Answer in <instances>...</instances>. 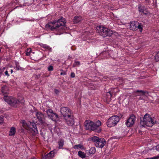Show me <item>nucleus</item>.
<instances>
[{
  "mask_svg": "<svg viewBox=\"0 0 159 159\" xmlns=\"http://www.w3.org/2000/svg\"><path fill=\"white\" fill-rule=\"evenodd\" d=\"M146 2L148 4H149L151 2L150 0H145Z\"/></svg>",
  "mask_w": 159,
  "mask_h": 159,
  "instance_id": "nucleus-40",
  "label": "nucleus"
},
{
  "mask_svg": "<svg viewBox=\"0 0 159 159\" xmlns=\"http://www.w3.org/2000/svg\"><path fill=\"white\" fill-rule=\"evenodd\" d=\"M83 148V146L80 144L76 145L74 146V148L75 149H82Z\"/></svg>",
  "mask_w": 159,
  "mask_h": 159,
  "instance_id": "nucleus-29",
  "label": "nucleus"
},
{
  "mask_svg": "<svg viewBox=\"0 0 159 159\" xmlns=\"http://www.w3.org/2000/svg\"><path fill=\"white\" fill-rule=\"evenodd\" d=\"M136 120V117L133 115H131L125 123L127 127H131L134 123Z\"/></svg>",
  "mask_w": 159,
  "mask_h": 159,
  "instance_id": "nucleus-10",
  "label": "nucleus"
},
{
  "mask_svg": "<svg viewBox=\"0 0 159 159\" xmlns=\"http://www.w3.org/2000/svg\"><path fill=\"white\" fill-rule=\"evenodd\" d=\"M159 158V156H155L150 158H147L146 159H157Z\"/></svg>",
  "mask_w": 159,
  "mask_h": 159,
  "instance_id": "nucleus-34",
  "label": "nucleus"
},
{
  "mask_svg": "<svg viewBox=\"0 0 159 159\" xmlns=\"http://www.w3.org/2000/svg\"><path fill=\"white\" fill-rule=\"evenodd\" d=\"M80 64V62L79 61H75V62L73 64V67H74L76 66H79Z\"/></svg>",
  "mask_w": 159,
  "mask_h": 159,
  "instance_id": "nucleus-28",
  "label": "nucleus"
},
{
  "mask_svg": "<svg viewBox=\"0 0 159 159\" xmlns=\"http://www.w3.org/2000/svg\"><path fill=\"white\" fill-rule=\"evenodd\" d=\"M7 89L6 86H4L2 88L1 91L3 93L5 94L7 93Z\"/></svg>",
  "mask_w": 159,
  "mask_h": 159,
  "instance_id": "nucleus-27",
  "label": "nucleus"
},
{
  "mask_svg": "<svg viewBox=\"0 0 159 159\" xmlns=\"http://www.w3.org/2000/svg\"><path fill=\"white\" fill-rule=\"evenodd\" d=\"M4 73H5V76H7L8 77L10 75L8 73V71H7V70H6L5 72Z\"/></svg>",
  "mask_w": 159,
  "mask_h": 159,
  "instance_id": "nucleus-35",
  "label": "nucleus"
},
{
  "mask_svg": "<svg viewBox=\"0 0 159 159\" xmlns=\"http://www.w3.org/2000/svg\"><path fill=\"white\" fill-rule=\"evenodd\" d=\"M3 99L8 104L15 107H17L20 102L19 100L11 96H4Z\"/></svg>",
  "mask_w": 159,
  "mask_h": 159,
  "instance_id": "nucleus-4",
  "label": "nucleus"
},
{
  "mask_svg": "<svg viewBox=\"0 0 159 159\" xmlns=\"http://www.w3.org/2000/svg\"><path fill=\"white\" fill-rule=\"evenodd\" d=\"M96 152V149L95 147H91L89 150V152L90 154H93Z\"/></svg>",
  "mask_w": 159,
  "mask_h": 159,
  "instance_id": "nucleus-26",
  "label": "nucleus"
},
{
  "mask_svg": "<svg viewBox=\"0 0 159 159\" xmlns=\"http://www.w3.org/2000/svg\"><path fill=\"white\" fill-rule=\"evenodd\" d=\"M137 92H140L141 93V95L143 96L147 97L148 95V92L147 91H144L142 90H137L136 91Z\"/></svg>",
  "mask_w": 159,
  "mask_h": 159,
  "instance_id": "nucleus-21",
  "label": "nucleus"
},
{
  "mask_svg": "<svg viewBox=\"0 0 159 159\" xmlns=\"http://www.w3.org/2000/svg\"><path fill=\"white\" fill-rule=\"evenodd\" d=\"M20 122L25 128L27 129L30 128L34 131L35 134L38 133V130L35 123L29 122H26L24 120H21Z\"/></svg>",
  "mask_w": 159,
  "mask_h": 159,
  "instance_id": "nucleus-5",
  "label": "nucleus"
},
{
  "mask_svg": "<svg viewBox=\"0 0 159 159\" xmlns=\"http://www.w3.org/2000/svg\"><path fill=\"white\" fill-rule=\"evenodd\" d=\"M66 74V73L65 72H63L61 73H60V75H65Z\"/></svg>",
  "mask_w": 159,
  "mask_h": 159,
  "instance_id": "nucleus-41",
  "label": "nucleus"
},
{
  "mask_svg": "<svg viewBox=\"0 0 159 159\" xmlns=\"http://www.w3.org/2000/svg\"><path fill=\"white\" fill-rule=\"evenodd\" d=\"M53 67L52 66H50L48 67V70L49 71H51L53 70Z\"/></svg>",
  "mask_w": 159,
  "mask_h": 159,
  "instance_id": "nucleus-32",
  "label": "nucleus"
},
{
  "mask_svg": "<svg viewBox=\"0 0 159 159\" xmlns=\"http://www.w3.org/2000/svg\"><path fill=\"white\" fill-rule=\"evenodd\" d=\"M140 99H142V98H140Z\"/></svg>",
  "mask_w": 159,
  "mask_h": 159,
  "instance_id": "nucleus-44",
  "label": "nucleus"
},
{
  "mask_svg": "<svg viewBox=\"0 0 159 159\" xmlns=\"http://www.w3.org/2000/svg\"><path fill=\"white\" fill-rule=\"evenodd\" d=\"M157 151L159 152V145H157L156 146V148H155Z\"/></svg>",
  "mask_w": 159,
  "mask_h": 159,
  "instance_id": "nucleus-37",
  "label": "nucleus"
},
{
  "mask_svg": "<svg viewBox=\"0 0 159 159\" xmlns=\"http://www.w3.org/2000/svg\"><path fill=\"white\" fill-rule=\"evenodd\" d=\"M41 46L43 48H45L46 50L49 51L50 52L52 51V48L47 45L42 44Z\"/></svg>",
  "mask_w": 159,
  "mask_h": 159,
  "instance_id": "nucleus-24",
  "label": "nucleus"
},
{
  "mask_svg": "<svg viewBox=\"0 0 159 159\" xmlns=\"http://www.w3.org/2000/svg\"><path fill=\"white\" fill-rule=\"evenodd\" d=\"M156 122L155 118L152 117L149 114H146L143 117V120H141L140 125L143 127H152Z\"/></svg>",
  "mask_w": 159,
  "mask_h": 159,
  "instance_id": "nucleus-3",
  "label": "nucleus"
},
{
  "mask_svg": "<svg viewBox=\"0 0 159 159\" xmlns=\"http://www.w3.org/2000/svg\"><path fill=\"white\" fill-rule=\"evenodd\" d=\"M139 11V12H142L143 14H146V13L144 12L145 9L146 8L145 7V6L143 5L139 4L138 6Z\"/></svg>",
  "mask_w": 159,
  "mask_h": 159,
  "instance_id": "nucleus-16",
  "label": "nucleus"
},
{
  "mask_svg": "<svg viewBox=\"0 0 159 159\" xmlns=\"http://www.w3.org/2000/svg\"><path fill=\"white\" fill-rule=\"evenodd\" d=\"M11 74H12V73L13 72V70L12 69H11Z\"/></svg>",
  "mask_w": 159,
  "mask_h": 159,
  "instance_id": "nucleus-42",
  "label": "nucleus"
},
{
  "mask_svg": "<svg viewBox=\"0 0 159 159\" xmlns=\"http://www.w3.org/2000/svg\"><path fill=\"white\" fill-rule=\"evenodd\" d=\"M78 155L80 157L82 158H84L86 157V155L84 153L80 151L78 152Z\"/></svg>",
  "mask_w": 159,
  "mask_h": 159,
  "instance_id": "nucleus-23",
  "label": "nucleus"
},
{
  "mask_svg": "<svg viewBox=\"0 0 159 159\" xmlns=\"http://www.w3.org/2000/svg\"><path fill=\"white\" fill-rule=\"evenodd\" d=\"M105 143L106 141L104 139L100 138L95 145L97 147L102 148L105 145Z\"/></svg>",
  "mask_w": 159,
  "mask_h": 159,
  "instance_id": "nucleus-14",
  "label": "nucleus"
},
{
  "mask_svg": "<svg viewBox=\"0 0 159 159\" xmlns=\"http://www.w3.org/2000/svg\"><path fill=\"white\" fill-rule=\"evenodd\" d=\"M144 12H145L146 13V14H144L145 15H147L149 13V12L148 11L146 8L145 9Z\"/></svg>",
  "mask_w": 159,
  "mask_h": 159,
  "instance_id": "nucleus-39",
  "label": "nucleus"
},
{
  "mask_svg": "<svg viewBox=\"0 0 159 159\" xmlns=\"http://www.w3.org/2000/svg\"><path fill=\"white\" fill-rule=\"evenodd\" d=\"M3 116H0V124L2 123L3 121Z\"/></svg>",
  "mask_w": 159,
  "mask_h": 159,
  "instance_id": "nucleus-33",
  "label": "nucleus"
},
{
  "mask_svg": "<svg viewBox=\"0 0 159 159\" xmlns=\"http://www.w3.org/2000/svg\"><path fill=\"white\" fill-rule=\"evenodd\" d=\"M119 89L117 88H111V90L107 93L108 95L109 96V98H111V93L114 94L115 95H116V93H118L119 92Z\"/></svg>",
  "mask_w": 159,
  "mask_h": 159,
  "instance_id": "nucleus-15",
  "label": "nucleus"
},
{
  "mask_svg": "<svg viewBox=\"0 0 159 159\" xmlns=\"http://www.w3.org/2000/svg\"><path fill=\"white\" fill-rule=\"evenodd\" d=\"M31 51V49L30 48H28L27 49L26 55L27 56H29L30 55V53Z\"/></svg>",
  "mask_w": 159,
  "mask_h": 159,
  "instance_id": "nucleus-31",
  "label": "nucleus"
},
{
  "mask_svg": "<svg viewBox=\"0 0 159 159\" xmlns=\"http://www.w3.org/2000/svg\"><path fill=\"white\" fill-rule=\"evenodd\" d=\"M118 116H113L110 117L107 120L106 124L108 127H111L115 126L119 121Z\"/></svg>",
  "mask_w": 159,
  "mask_h": 159,
  "instance_id": "nucleus-6",
  "label": "nucleus"
},
{
  "mask_svg": "<svg viewBox=\"0 0 159 159\" xmlns=\"http://www.w3.org/2000/svg\"><path fill=\"white\" fill-rule=\"evenodd\" d=\"M16 66H15L14 68L17 70H22V68H21L19 65V63L17 61L15 62Z\"/></svg>",
  "mask_w": 159,
  "mask_h": 159,
  "instance_id": "nucleus-25",
  "label": "nucleus"
},
{
  "mask_svg": "<svg viewBox=\"0 0 159 159\" xmlns=\"http://www.w3.org/2000/svg\"><path fill=\"white\" fill-rule=\"evenodd\" d=\"M99 139L100 138L98 137L94 136L91 138V140L94 143V145H95V143H97V142Z\"/></svg>",
  "mask_w": 159,
  "mask_h": 159,
  "instance_id": "nucleus-20",
  "label": "nucleus"
},
{
  "mask_svg": "<svg viewBox=\"0 0 159 159\" xmlns=\"http://www.w3.org/2000/svg\"><path fill=\"white\" fill-rule=\"evenodd\" d=\"M82 20V17L80 16H76L74 17L73 21L75 23H77L81 21Z\"/></svg>",
  "mask_w": 159,
  "mask_h": 159,
  "instance_id": "nucleus-17",
  "label": "nucleus"
},
{
  "mask_svg": "<svg viewBox=\"0 0 159 159\" xmlns=\"http://www.w3.org/2000/svg\"><path fill=\"white\" fill-rule=\"evenodd\" d=\"M143 25L140 23L137 22L131 21L130 23V27H129L130 30H139V31L142 32L143 30Z\"/></svg>",
  "mask_w": 159,
  "mask_h": 159,
  "instance_id": "nucleus-8",
  "label": "nucleus"
},
{
  "mask_svg": "<svg viewBox=\"0 0 159 159\" xmlns=\"http://www.w3.org/2000/svg\"><path fill=\"white\" fill-rule=\"evenodd\" d=\"M46 112L48 117L53 121H55L58 117L57 115L51 109H48Z\"/></svg>",
  "mask_w": 159,
  "mask_h": 159,
  "instance_id": "nucleus-9",
  "label": "nucleus"
},
{
  "mask_svg": "<svg viewBox=\"0 0 159 159\" xmlns=\"http://www.w3.org/2000/svg\"><path fill=\"white\" fill-rule=\"evenodd\" d=\"M97 27L100 29L101 31L100 35L103 37L110 36L113 34L112 31L107 28L101 26H98Z\"/></svg>",
  "mask_w": 159,
  "mask_h": 159,
  "instance_id": "nucleus-7",
  "label": "nucleus"
},
{
  "mask_svg": "<svg viewBox=\"0 0 159 159\" xmlns=\"http://www.w3.org/2000/svg\"><path fill=\"white\" fill-rule=\"evenodd\" d=\"M70 76L72 78H74L75 76V74L74 72H72L71 73Z\"/></svg>",
  "mask_w": 159,
  "mask_h": 159,
  "instance_id": "nucleus-36",
  "label": "nucleus"
},
{
  "mask_svg": "<svg viewBox=\"0 0 159 159\" xmlns=\"http://www.w3.org/2000/svg\"><path fill=\"white\" fill-rule=\"evenodd\" d=\"M59 145V148H62V147L64 145V141L63 139H61L58 142V143Z\"/></svg>",
  "mask_w": 159,
  "mask_h": 159,
  "instance_id": "nucleus-22",
  "label": "nucleus"
},
{
  "mask_svg": "<svg viewBox=\"0 0 159 159\" xmlns=\"http://www.w3.org/2000/svg\"><path fill=\"white\" fill-rule=\"evenodd\" d=\"M54 92L56 94H58L59 93V91L57 89H54Z\"/></svg>",
  "mask_w": 159,
  "mask_h": 159,
  "instance_id": "nucleus-38",
  "label": "nucleus"
},
{
  "mask_svg": "<svg viewBox=\"0 0 159 159\" xmlns=\"http://www.w3.org/2000/svg\"><path fill=\"white\" fill-rule=\"evenodd\" d=\"M60 111L62 116L65 117L71 114V111L68 108L66 107H62L60 109Z\"/></svg>",
  "mask_w": 159,
  "mask_h": 159,
  "instance_id": "nucleus-11",
  "label": "nucleus"
},
{
  "mask_svg": "<svg viewBox=\"0 0 159 159\" xmlns=\"http://www.w3.org/2000/svg\"><path fill=\"white\" fill-rule=\"evenodd\" d=\"M67 124L69 125L72 126L74 124V120L73 116L70 115L64 118Z\"/></svg>",
  "mask_w": 159,
  "mask_h": 159,
  "instance_id": "nucleus-12",
  "label": "nucleus"
},
{
  "mask_svg": "<svg viewBox=\"0 0 159 159\" xmlns=\"http://www.w3.org/2000/svg\"><path fill=\"white\" fill-rule=\"evenodd\" d=\"M66 22L65 19L61 17L58 20H55L52 22L49 23L46 25V27L48 29H50L53 31H57L59 33L57 34H62L61 31L64 29V26Z\"/></svg>",
  "mask_w": 159,
  "mask_h": 159,
  "instance_id": "nucleus-1",
  "label": "nucleus"
},
{
  "mask_svg": "<svg viewBox=\"0 0 159 159\" xmlns=\"http://www.w3.org/2000/svg\"><path fill=\"white\" fill-rule=\"evenodd\" d=\"M84 123L85 128L87 130H93L97 132H99L101 131L99 127L101 125V123L99 120L95 122H93L90 120H86Z\"/></svg>",
  "mask_w": 159,
  "mask_h": 159,
  "instance_id": "nucleus-2",
  "label": "nucleus"
},
{
  "mask_svg": "<svg viewBox=\"0 0 159 159\" xmlns=\"http://www.w3.org/2000/svg\"><path fill=\"white\" fill-rule=\"evenodd\" d=\"M16 132V128L14 127H11L9 133V135L11 136H13L15 135Z\"/></svg>",
  "mask_w": 159,
  "mask_h": 159,
  "instance_id": "nucleus-19",
  "label": "nucleus"
},
{
  "mask_svg": "<svg viewBox=\"0 0 159 159\" xmlns=\"http://www.w3.org/2000/svg\"><path fill=\"white\" fill-rule=\"evenodd\" d=\"M36 115L39 124H43L44 122V116L43 114L41 112H36Z\"/></svg>",
  "mask_w": 159,
  "mask_h": 159,
  "instance_id": "nucleus-13",
  "label": "nucleus"
},
{
  "mask_svg": "<svg viewBox=\"0 0 159 159\" xmlns=\"http://www.w3.org/2000/svg\"><path fill=\"white\" fill-rule=\"evenodd\" d=\"M155 59L156 61H159V51L157 53L155 56Z\"/></svg>",
  "mask_w": 159,
  "mask_h": 159,
  "instance_id": "nucleus-30",
  "label": "nucleus"
},
{
  "mask_svg": "<svg viewBox=\"0 0 159 159\" xmlns=\"http://www.w3.org/2000/svg\"><path fill=\"white\" fill-rule=\"evenodd\" d=\"M54 155L53 154V152L52 151L50 152L47 154L44 157V158H45L46 159L50 158L53 157Z\"/></svg>",
  "mask_w": 159,
  "mask_h": 159,
  "instance_id": "nucleus-18",
  "label": "nucleus"
},
{
  "mask_svg": "<svg viewBox=\"0 0 159 159\" xmlns=\"http://www.w3.org/2000/svg\"><path fill=\"white\" fill-rule=\"evenodd\" d=\"M1 47H0V52H1Z\"/></svg>",
  "mask_w": 159,
  "mask_h": 159,
  "instance_id": "nucleus-43",
  "label": "nucleus"
}]
</instances>
